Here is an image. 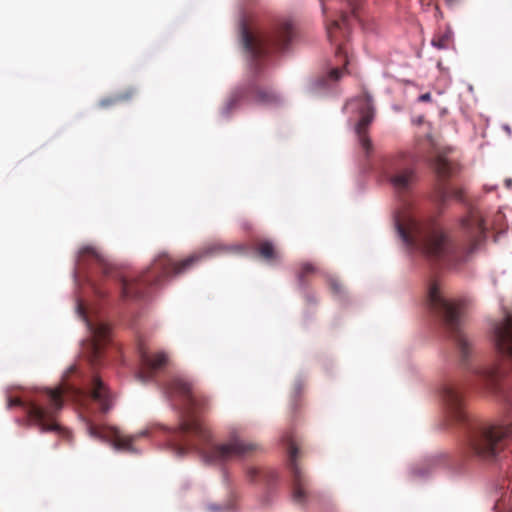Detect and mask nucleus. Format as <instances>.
I'll use <instances>...</instances> for the list:
<instances>
[{"label":"nucleus","instance_id":"obj_12","mask_svg":"<svg viewBox=\"0 0 512 512\" xmlns=\"http://www.w3.org/2000/svg\"><path fill=\"white\" fill-rule=\"evenodd\" d=\"M288 444V468L291 473L292 500L296 504H304L307 500L306 479L296 463L298 448L291 439L287 440Z\"/></svg>","mask_w":512,"mask_h":512},{"label":"nucleus","instance_id":"obj_19","mask_svg":"<svg viewBox=\"0 0 512 512\" xmlns=\"http://www.w3.org/2000/svg\"><path fill=\"white\" fill-rule=\"evenodd\" d=\"M453 32L447 29L439 38L432 39L431 45L438 50L448 49V41L451 39Z\"/></svg>","mask_w":512,"mask_h":512},{"label":"nucleus","instance_id":"obj_36","mask_svg":"<svg viewBox=\"0 0 512 512\" xmlns=\"http://www.w3.org/2000/svg\"><path fill=\"white\" fill-rule=\"evenodd\" d=\"M455 197L458 199V200H462L460 194L458 192H455Z\"/></svg>","mask_w":512,"mask_h":512},{"label":"nucleus","instance_id":"obj_29","mask_svg":"<svg viewBox=\"0 0 512 512\" xmlns=\"http://www.w3.org/2000/svg\"><path fill=\"white\" fill-rule=\"evenodd\" d=\"M161 359H162V367H163L168 361L167 355L163 351H162Z\"/></svg>","mask_w":512,"mask_h":512},{"label":"nucleus","instance_id":"obj_33","mask_svg":"<svg viewBox=\"0 0 512 512\" xmlns=\"http://www.w3.org/2000/svg\"><path fill=\"white\" fill-rule=\"evenodd\" d=\"M435 11H436V15L438 16H441V12L439 10V7L438 6H435Z\"/></svg>","mask_w":512,"mask_h":512},{"label":"nucleus","instance_id":"obj_17","mask_svg":"<svg viewBox=\"0 0 512 512\" xmlns=\"http://www.w3.org/2000/svg\"><path fill=\"white\" fill-rule=\"evenodd\" d=\"M434 168L439 176L447 177L452 171V164L446 158L439 156L435 160Z\"/></svg>","mask_w":512,"mask_h":512},{"label":"nucleus","instance_id":"obj_3","mask_svg":"<svg viewBox=\"0 0 512 512\" xmlns=\"http://www.w3.org/2000/svg\"><path fill=\"white\" fill-rule=\"evenodd\" d=\"M162 394L170 401L171 407L178 412L179 425L175 430L177 440L169 441V447L176 456H183L189 449H195L201 460L207 465H222L231 458L243 459L257 449V445L241 438L236 428L228 432L226 442L200 447L190 443L196 438L202 444H210V431L198 419L197 412L204 405L205 399L198 396L183 377L176 376L166 387L162 385Z\"/></svg>","mask_w":512,"mask_h":512},{"label":"nucleus","instance_id":"obj_1","mask_svg":"<svg viewBox=\"0 0 512 512\" xmlns=\"http://www.w3.org/2000/svg\"><path fill=\"white\" fill-rule=\"evenodd\" d=\"M426 305L437 315L454 348V357L462 366L465 378L471 385L489 390L507 407V416L500 423L484 424L471 419L465 410L461 389L462 378L456 373L443 375L437 393L447 417L465 429L466 441L473 456L483 462H496L508 440L512 438V314L492 326V341L497 359L492 362L473 360L472 342L462 331V301L445 297L440 284L429 282Z\"/></svg>","mask_w":512,"mask_h":512},{"label":"nucleus","instance_id":"obj_27","mask_svg":"<svg viewBox=\"0 0 512 512\" xmlns=\"http://www.w3.org/2000/svg\"><path fill=\"white\" fill-rule=\"evenodd\" d=\"M431 100V93L427 92L418 97L419 102H429Z\"/></svg>","mask_w":512,"mask_h":512},{"label":"nucleus","instance_id":"obj_25","mask_svg":"<svg viewBox=\"0 0 512 512\" xmlns=\"http://www.w3.org/2000/svg\"><path fill=\"white\" fill-rule=\"evenodd\" d=\"M222 483L227 487L229 494L232 496L233 492L229 488L230 477L228 471L225 468L222 469Z\"/></svg>","mask_w":512,"mask_h":512},{"label":"nucleus","instance_id":"obj_20","mask_svg":"<svg viewBox=\"0 0 512 512\" xmlns=\"http://www.w3.org/2000/svg\"><path fill=\"white\" fill-rule=\"evenodd\" d=\"M208 512H233L234 504L231 500L226 501L223 504L210 503L206 505Z\"/></svg>","mask_w":512,"mask_h":512},{"label":"nucleus","instance_id":"obj_4","mask_svg":"<svg viewBox=\"0 0 512 512\" xmlns=\"http://www.w3.org/2000/svg\"><path fill=\"white\" fill-rule=\"evenodd\" d=\"M394 226L410 254H418L431 264L450 267L465 262L485 238V227L479 218L462 220L465 241L458 242L432 218H421L408 207L395 213Z\"/></svg>","mask_w":512,"mask_h":512},{"label":"nucleus","instance_id":"obj_37","mask_svg":"<svg viewBox=\"0 0 512 512\" xmlns=\"http://www.w3.org/2000/svg\"><path fill=\"white\" fill-rule=\"evenodd\" d=\"M505 131L510 132V131H511V130H510V127H509V126H505Z\"/></svg>","mask_w":512,"mask_h":512},{"label":"nucleus","instance_id":"obj_28","mask_svg":"<svg viewBox=\"0 0 512 512\" xmlns=\"http://www.w3.org/2000/svg\"><path fill=\"white\" fill-rule=\"evenodd\" d=\"M460 0H445V3L448 7L453 8L458 5Z\"/></svg>","mask_w":512,"mask_h":512},{"label":"nucleus","instance_id":"obj_13","mask_svg":"<svg viewBox=\"0 0 512 512\" xmlns=\"http://www.w3.org/2000/svg\"><path fill=\"white\" fill-rule=\"evenodd\" d=\"M159 367L160 354H152L144 344H139L137 348V367L135 370L136 379L143 384L155 381Z\"/></svg>","mask_w":512,"mask_h":512},{"label":"nucleus","instance_id":"obj_18","mask_svg":"<svg viewBox=\"0 0 512 512\" xmlns=\"http://www.w3.org/2000/svg\"><path fill=\"white\" fill-rule=\"evenodd\" d=\"M133 94H134V90L129 89L125 94H119L115 97H107V98L102 99L99 102V105L103 108H106V107H109L112 104H115L117 102L129 100Z\"/></svg>","mask_w":512,"mask_h":512},{"label":"nucleus","instance_id":"obj_15","mask_svg":"<svg viewBox=\"0 0 512 512\" xmlns=\"http://www.w3.org/2000/svg\"><path fill=\"white\" fill-rule=\"evenodd\" d=\"M446 467L443 455H432L425 459L422 467L410 468L409 475L414 481H426L430 476Z\"/></svg>","mask_w":512,"mask_h":512},{"label":"nucleus","instance_id":"obj_8","mask_svg":"<svg viewBox=\"0 0 512 512\" xmlns=\"http://www.w3.org/2000/svg\"><path fill=\"white\" fill-rule=\"evenodd\" d=\"M344 110L358 117L354 125V132L365 156L368 157L372 151V143L366 134V129L373 121L375 115L373 97L365 91L362 95L350 99L344 106Z\"/></svg>","mask_w":512,"mask_h":512},{"label":"nucleus","instance_id":"obj_35","mask_svg":"<svg viewBox=\"0 0 512 512\" xmlns=\"http://www.w3.org/2000/svg\"><path fill=\"white\" fill-rule=\"evenodd\" d=\"M321 7H322V12L325 13L326 12V9H325V6H324V3L323 1L321 0Z\"/></svg>","mask_w":512,"mask_h":512},{"label":"nucleus","instance_id":"obj_30","mask_svg":"<svg viewBox=\"0 0 512 512\" xmlns=\"http://www.w3.org/2000/svg\"><path fill=\"white\" fill-rule=\"evenodd\" d=\"M425 0H419V3L423 10H426L430 6V2L427 3V5L424 4Z\"/></svg>","mask_w":512,"mask_h":512},{"label":"nucleus","instance_id":"obj_32","mask_svg":"<svg viewBox=\"0 0 512 512\" xmlns=\"http://www.w3.org/2000/svg\"><path fill=\"white\" fill-rule=\"evenodd\" d=\"M505 185L507 188H510L512 186V179L511 178H507L505 180Z\"/></svg>","mask_w":512,"mask_h":512},{"label":"nucleus","instance_id":"obj_26","mask_svg":"<svg viewBox=\"0 0 512 512\" xmlns=\"http://www.w3.org/2000/svg\"><path fill=\"white\" fill-rule=\"evenodd\" d=\"M264 478L267 481V483L270 484L271 482L277 481L278 474L274 471H269L265 474Z\"/></svg>","mask_w":512,"mask_h":512},{"label":"nucleus","instance_id":"obj_11","mask_svg":"<svg viewBox=\"0 0 512 512\" xmlns=\"http://www.w3.org/2000/svg\"><path fill=\"white\" fill-rule=\"evenodd\" d=\"M245 250V247H243L242 245H224L221 243H213L203 248L201 251L189 256L181 263L171 264V267L169 268L166 267V264L162 260V279L168 276L170 273H173V275L175 276L179 275L185 272L187 269H189L194 263L204 258L211 257L217 254L218 252H234ZM163 256L164 254L162 253V257Z\"/></svg>","mask_w":512,"mask_h":512},{"label":"nucleus","instance_id":"obj_10","mask_svg":"<svg viewBox=\"0 0 512 512\" xmlns=\"http://www.w3.org/2000/svg\"><path fill=\"white\" fill-rule=\"evenodd\" d=\"M386 177L397 194L410 192L417 178L414 158L409 155L394 159L386 169Z\"/></svg>","mask_w":512,"mask_h":512},{"label":"nucleus","instance_id":"obj_23","mask_svg":"<svg viewBox=\"0 0 512 512\" xmlns=\"http://www.w3.org/2000/svg\"><path fill=\"white\" fill-rule=\"evenodd\" d=\"M328 281L334 294L338 296L339 299H342L344 296V289L342 288L341 284L334 277H329Z\"/></svg>","mask_w":512,"mask_h":512},{"label":"nucleus","instance_id":"obj_7","mask_svg":"<svg viewBox=\"0 0 512 512\" xmlns=\"http://www.w3.org/2000/svg\"><path fill=\"white\" fill-rule=\"evenodd\" d=\"M80 418L86 425V430L89 436L93 439L107 442L117 452H124L129 454H139L141 449L134 445V441L140 437H150L157 424H150L140 430L137 434L131 436H124L117 428H109L107 431L96 427L92 421L84 414H80Z\"/></svg>","mask_w":512,"mask_h":512},{"label":"nucleus","instance_id":"obj_9","mask_svg":"<svg viewBox=\"0 0 512 512\" xmlns=\"http://www.w3.org/2000/svg\"><path fill=\"white\" fill-rule=\"evenodd\" d=\"M357 10L358 3L355 0H348L340 9L339 17L326 22L327 37L330 43L336 46V57L343 60L344 66L349 63V60L340 40L348 36L352 22L359 21Z\"/></svg>","mask_w":512,"mask_h":512},{"label":"nucleus","instance_id":"obj_14","mask_svg":"<svg viewBox=\"0 0 512 512\" xmlns=\"http://www.w3.org/2000/svg\"><path fill=\"white\" fill-rule=\"evenodd\" d=\"M343 75V69L333 67L325 74L316 78H311L306 82L305 92L312 96L328 94L332 89V84L337 82Z\"/></svg>","mask_w":512,"mask_h":512},{"label":"nucleus","instance_id":"obj_21","mask_svg":"<svg viewBox=\"0 0 512 512\" xmlns=\"http://www.w3.org/2000/svg\"><path fill=\"white\" fill-rule=\"evenodd\" d=\"M259 253L268 261L276 258L273 243L269 240H266L261 244Z\"/></svg>","mask_w":512,"mask_h":512},{"label":"nucleus","instance_id":"obj_6","mask_svg":"<svg viewBox=\"0 0 512 512\" xmlns=\"http://www.w3.org/2000/svg\"><path fill=\"white\" fill-rule=\"evenodd\" d=\"M77 372V366L71 365L63 375L59 386L54 389H36L31 394L8 396L7 407L22 408L29 423L37 426L42 433L56 432L68 437V431L55 421L57 413L63 408L64 396L71 398L87 410H92L91 405H96L103 413L108 412L113 405L111 394L98 375L92 374L85 386L71 383L68 376Z\"/></svg>","mask_w":512,"mask_h":512},{"label":"nucleus","instance_id":"obj_24","mask_svg":"<svg viewBox=\"0 0 512 512\" xmlns=\"http://www.w3.org/2000/svg\"><path fill=\"white\" fill-rule=\"evenodd\" d=\"M258 474H259L258 470L254 467H249L246 470V476L251 483H254L256 481Z\"/></svg>","mask_w":512,"mask_h":512},{"label":"nucleus","instance_id":"obj_5","mask_svg":"<svg viewBox=\"0 0 512 512\" xmlns=\"http://www.w3.org/2000/svg\"><path fill=\"white\" fill-rule=\"evenodd\" d=\"M238 27L240 45L245 54L250 75L247 80L232 90L221 109V116L224 119H229L233 112L247 104L276 107L283 102L279 93L271 88L261 87L259 83L263 80V67L270 48L284 52L295 36L294 24L290 19L277 21L268 34H254L250 31L244 14H241Z\"/></svg>","mask_w":512,"mask_h":512},{"label":"nucleus","instance_id":"obj_31","mask_svg":"<svg viewBox=\"0 0 512 512\" xmlns=\"http://www.w3.org/2000/svg\"><path fill=\"white\" fill-rule=\"evenodd\" d=\"M300 391H301V384L299 382H297L295 385V393L299 394Z\"/></svg>","mask_w":512,"mask_h":512},{"label":"nucleus","instance_id":"obj_16","mask_svg":"<svg viewBox=\"0 0 512 512\" xmlns=\"http://www.w3.org/2000/svg\"><path fill=\"white\" fill-rule=\"evenodd\" d=\"M506 480H503L501 483H498L495 486L493 492L494 506L493 510L495 512H511L512 509V490H511V480L506 484Z\"/></svg>","mask_w":512,"mask_h":512},{"label":"nucleus","instance_id":"obj_22","mask_svg":"<svg viewBox=\"0 0 512 512\" xmlns=\"http://www.w3.org/2000/svg\"><path fill=\"white\" fill-rule=\"evenodd\" d=\"M313 271H315V267L312 264L305 263L302 265V270L297 275V281H298L299 288H301V289L305 288L306 284L304 282V275L307 273L313 272Z\"/></svg>","mask_w":512,"mask_h":512},{"label":"nucleus","instance_id":"obj_34","mask_svg":"<svg viewBox=\"0 0 512 512\" xmlns=\"http://www.w3.org/2000/svg\"><path fill=\"white\" fill-rule=\"evenodd\" d=\"M307 301L308 302H314V298L310 295H307Z\"/></svg>","mask_w":512,"mask_h":512},{"label":"nucleus","instance_id":"obj_2","mask_svg":"<svg viewBox=\"0 0 512 512\" xmlns=\"http://www.w3.org/2000/svg\"><path fill=\"white\" fill-rule=\"evenodd\" d=\"M72 275L77 289L75 311L88 333L81 341L82 355L91 365H97L111 337L107 310L146 298L159 273L149 269L139 277H130L99 250L84 246L78 251Z\"/></svg>","mask_w":512,"mask_h":512}]
</instances>
